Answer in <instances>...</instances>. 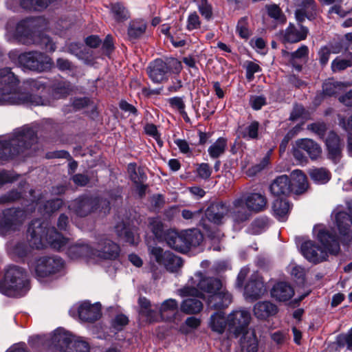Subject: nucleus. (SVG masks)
Listing matches in <instances>:
<instances>
[{"mask_svg":"<svg viewBox=\"0 0 352 352\" xmlns=\"http://www.w3.org/2000/svg\"><path fill=\"white\" fill-rule=\"evenodd\" d=\"M245 76L247 80L250 82L254 78V74L260 72L261 71V67L252 61H247L245 63Z\"/></svg>","mask_w":352,"mask_h":352,"instance_id":"61","label":"nucleus"},{"mask_svg":"<svg viewBox=\"0 0 352 352\" xmlns=\"http://www.w3.org/2000/svg\"><path fill=\"white\" fill-rule=\"evenodd\" d=\"M277 307L269 301L257 302L254 307V313L256 318L265 319L277 313Z\"/></svg>","mask_w":352,"mask_h":352,"instance_id":"36","label":"nucleus"},{"mask_svg":"<svg viewBox=\"0 0 352 352\" xmlns=\"http://www.w3.org/2000/svg\"><path fill=\"white\" fill-rule=\"evenodd\" d=\"M236 32L240 38L243 39H248L252 35V32L249 28L248 17H241L237 22L236 27Z\"/></svg>","mask_w":352,"mask_h":352,"instance_id":"54","label":"nucleus"},{"mask_svg":"<svg viewBox=\"0 0 352 352\" xmlns=\"http://www.w3.org/2000/svg\"><path fill=\"white\" fill-rule=\"evenodd\" d=\"M184 241L187 245V252L192 247H197L203 241V235L197 230H188L183 231Z\"/></svg>","mask_w":352,"mask_h":352,"instance_id":"43","label":"nucleus"},{"mask_svg":"<svg viewBox=\"0 0 352 352\" xmlns=\"http://www.w3.org/2000/svg\"><path fill=\"white\" fill-rule=\"evenodd\" d=\"M267 104L266 98L264 96H251L250 105L256 111L260 110Z\"/></svg>","mask_w":352,"mask_h":352,"instance_id":"64","label":"nucleus"},{"mask_svg":"<svg viewBox=\"0 0 352 352\" xmlns=\"http://www.w3.org/2000/svg\"><path fill=\"white\" fill-rule=\"evenodd\" d=\"M115 231L118 237L124 242L131 245H137L139 236L135 235L133 232L123 223H119L115 226Z\"/></svg>","mask_w":352,"mask_h":352,"instance_id":"37","label":"nucleus"},{"mask_svg":"<svg viewBox=\"0 0 352 352\" xmlns=\"http://www.w3.org/2000/svg\"><path fill=\"white\" fill-rule=\"evenodd\" d=\"M292 181L286 175L277 177L270 184V190L274 196H287L292 193Z\"/></svg>","mask_w":352,"mask_h":352,"instance_id":"26","label":"nucleus"},{"mask_svg":"<svg viewBox=\"0 0 352 352\" xmlns=\"http://www.w3.org/2000/svg\"><path fill=\"white\" fill-rule=\"evenodd\" d=\"M30 289L26 270L15 265L7 266L3 279L0 280V293L12 298L25 296Z\"/></svg>","mask_w":352,"mask_h":352,"instance_id":"7","label":"nucleus"},{"mask_svg":"<svg viewBox=\"0 0 352 352\" xmlns=\"http://www.w3.org/2000/svg\"><path fill=\"white\" fill-rule=\"evenodd\" d=\"M325 144L327 150V157L335 164L340 162L342 157L343 144L338 135L333 131H329L325 139Z\"/></svg>","mask_w":352,"mask_h":352,"instance_id":"18","label":"nucleus"},{"mask_svg":"<svg viewBox=\"0 0 352 352\" xmlns=\"http://www.w3.org/2000/svg\"><path fill=\"white\" fill-rule=\"evenodd\" d=\"M28 239L30 246L41 249L43 241H46L51 248L63 251L68 243V239L64 237L54 227L49 228L48 223L36 219L30 223L28 229Z\"/></svg>","mask_w":352,"mask_h":352,"instance_id":"5","label":"nucleus"},{"mask_svg":"<svg viewBox=\"0 0 352 352\" xmlns=\"http://www.w3.org/2000/svg\"><path fill=\"white\" fill-rule=\"evenodd\" d=\"M259 340L254 329L246 331L243 333L240 340L241 349L246 352H258Z\"/></svg>","mask_w":352,"mask_h":352,"instance_id":"32","label":"nucleus"},{"mask_svg":"<svg viewBox=\"0 0 352 352\" xmlns=\"http://www.w3.org/2000/svg\"><path fill=\"white\" fill-rule=\"evenodd\" d=\"M265 10L268 16L273 19L272 24L267 25L268 29L274 30L278 25H283L286 23V16L276 4L266 5Z\"/></svg>","mask_w":352,"mask_h":352,"instance_id":"31","label":"nucleus"},{"mask_svg":"<svg viewBox=\"0 0 352 352\" xmlns=\"http://www.w3.org/2000/svg\"><path fill=\"white\" fill-rule=\"evenodd\" d=\"M149 253L157 263L163 265L171 272H177L183 265V261L179 256L169 251L164 252L160 247H150Z\"/></svg>","mask_w":352,"mask_h":352,"instance_id":"13","label":"nucleus"},{"mask_svg":"<svg viewBox=\"0 0 352 352\" xmlns=\"http://www.w3.org/2000/svg\"><path fill=\"white\" fill-rule=\"evenodd\" d=\"M318 14L316 12H311L309 11L302 10L300 9H297L295 11V18L296 21L299 23V25L305 21V19H307L309 21H313L316 19Z\"/></svg>","mask_w":352,"mask_h":352,"instance_id":"63","label":"nucleus"},{"mask_svg":"<svg viewBox=\"0 0 352 352\" xmlns=\"http://www.w3.org/2000/svg\"><path fill=\"white\" fill-rule=\"evenodd\" d=\"M292 192L296 195L303 193L307 188L306 175L300 170H294L291 173Z\"/></svg>","mask_w":352,"mask_h":352,"instance_id":"33","label":"nucleus"},{"mask_svg":"<svg viewBox=\"0 0 352 352\" xmlns=\"http://www.w3.org/2000/svg\"><path fill=\"white\" fill-rule=\"evenodd\" d=\"M47 25L43 16L27 18L17 23L14 36L23 44L34 43L46 52H53L56 49V43L48 36L40 33Z\"/></svg>","mask_w":352,"mask_h":352,"instance_id":"3","label":"nucleus"},{"mask_svg":"<svg viewBox=\"0 0 352 352\" xmlns=\"http://www.w3.org/2000/svg\"><path fill=\"white\" fill-rule=\"evenodd\" d=\"M19 80L9 67L0 69V105L39 106L45 105L46 101L39 95L30 92H42L47 87L45 79L29 78L19 85Z\"/></svg>","mask_w":352,"mask_h":352,"instance_id":"1","label":"nucleus"},{"mask_svg":"<svg viewBox=\"0 0 352 352\" xmlns=\"http://www.w3.org/2000/svg\"><path fill=\"white\" fill-rule=\"evenodd\" d=\"M131 180L134 184L144 183L146 179V175L142 168H137L135 163H130L127 168Z\"/></svg>","mask_w":352,"mask_h":352,"instance_id":"48","label":"nucleus"},{"mask_svg":"<svg viewBox=\"0 0 352 352\" xmlns=\"http://www.w3.org/2000/svg\"><path fill=\"white\" fill-rule=\"evenodd\" d=\"M228 212V207L223 201L212 203L206 209L205 215L206 219L217 225L223 223L225 215Z\"/></svg>","mask_w":352,"mask_h":352,"instance_id":"25","label":"nucleus"},{"mask_svg":"<svg viewBox=\"0 0 352 352\" xmlns=\"http://www.w3.org/2000/svg\"><path fill=\"white\" fill-rule=\"evenodd\" d=\"M178 309V303L176 300L170 298L164 301L160 307V313L162 320H170Z\"/></svg>","mask_w":352,"mask_h":352,"instance_id":"40","label":"nucleus"},{"mask_svg":"<svg viewBox=\"0 0 352 352\" xmlns=\"http://www.w3.org/2000/svg\"><path fill=\"white\" fill-rule=\"evenodd\" d=\"M147 28L146 23L142 19L131 21L128 26L127 36L129 40L135 41L141 38Z\"/></svg>","mask_w":352,"mask_h":352,"instance_id":"34","label":"nucleus"},{"mask_svg":"<svg viewBox=\"0 0 352 352\" xmlns=\"http://www.w3.org/2000/svg\"><path fill=\"white\" fill-rule=\"evenodd\" d=\"M86 47L83 44L78 43H72L68 46V52L76 56L79 59L85 57L86 52Z\"/></svg>","mask_w":352,"mask_h":352,"instance_id":"57","label":"nucleus"},{"mask_svg":"<svg viewBox=\"0 0 352 352\" xmlns=\"http://www.w3.org/2000/svg\"><path fill=\"white\" fill-rule=\"evenodd\" d=\"M51 89L55 97L63 98L69 93L70 85L69 82L65 80H57L53 82Z\"/></svg>","mask_w":352,"mask_h":352,"instance_id":"50","label":"nucleus"},{"mask_svg":"<svg viewBox=\"0 0 352 352\" xmlns=\"http://www.w3.org/2000/svg\"><path fill=\"white\" fill-rule=\"evenodd\" d=\"M201 20L196 12L190 13L186 21V29L188 31L197 30L201 27Z\"/></svg>","mask_w":352,"mask_h":352,"instance_id":"59","label":"nucleus"},{"mask_svg":"<svg viewBox=\"0 0 352 352\" xmlns=\"http://www.w3.org/2000/svg\"><path fill=\"white\" fill-rule=\"evenodd\" d=\"M120 252V246L113 241L102 236L97 239L96 247L94 248V258L115 260Z\"/></svg>","mask_w":352,"mask_h":352,"instance_id":"16","label":"nucleus"},{"mask_svg":"<svg viewBox=\"0 0 352 352\" xmlns=\"http://www.w3.org/2000/svg\"><path fill=\"white\" fill-rule=\"evenodd\" d=\"M168 74L170 73L179 74L182 69V62L175 58H168L164 60Z\"/></svg>","mask_w":352,"mask_h":352,"instance_id":"58","label":"nucleus"},{"mask_svg":"<svg viewBox=\"0 0 352 352\" xmlns=\"http://www.w3.org/2000/svg\"><path fill=\"white\" fill-rule=\"evenodd\" d=\"M259 126L260 124L258 122L253 121L245 129L244 131H241V127L239 126L237 132L239 133V137L256 140L258 138Z\"/></svg>","mask_w":352,"mask_h":352,"instance_id":"51","label":"nucleus"},{"mask_svg":"<svg viewBox=\"0 0 352 352\" xmlns=\"http://www.w3.org/2000/svg\"><path fill=\"white\" fill-rule=\"evenodd\" d=\"M196 3L199 12L201 16L207 21L212 18V7L208 0H192Z\"/></svg>","mask_w":352,"mask_h":352,"instance_id":"55","label":"nucleus"},{"mask_svg":"<svg viewBox=\"0 0 352 352\" xmlns=\"http://www.w3.org/2000/svg\"><path fill=\"white\" fill-rule=\"evenodd\" d=\"M334 344L336 351H340L344 347L346 350L352 351V327L346 333L337 336Z\"/></svg>","mask_w":352,"mask_h":352,"instance_id":"45","label":"nucleus"},{"mask_svg":"<svg viewBox=\"0 0 352 352\" xmlns=\"http://www.w3.org/2000/svg\"><path fill=\"white\" fill-rule=\"evenodd\" d=\"M164 240L169 247L180 252H187V245L184 241L183 232L178 233L168 230L164 234Z\"/></svg>","mask_w":352,"mask_h":352,"instance_id":"28","label":"nucleus"},{"mask_svg":"<svg viewBox=\"0 0 352 352\" xmlns=\"http://www.w3.org/2000/svg\"><path fill=\"white\" fill-rule=\"evenodd\" d=\"M66 254L71 259L94 258V248L86 243H76L67 248Z\"/></svg>","mask_w":352,"mask_h":352,"instance_id":"29","label":"nucleus"},{"mask_svg":"<svg viewBox=\"0 0 352 352\" xmlns=\"http://www.w3.org/2000/svg\"><path fill=\"white\" fill-rule=\"evenodd\" d=\"M223 288L221 281L217 278L206 277L200 272L190 277L186 285L179 290L182 296H195L204 298V293L214 294Z\"/></svg>","mask_w":352,"mask_h":352,"instance_id":"8","label":"nucleus"},{"mask_svg":"<svg viewBox=\"0 0 352 352\" xmlns=\"http://www.w3.org/2000/svg\"><path fill=\"white\" fill-rule=\"evenodd\" d=\"M291 208L290 203L286 199H276L273 202V214L279 221L287 219Z\"/></svg>","mask_w":352,"mask_h":352,"instance_id":"38","label":"nucleus"},{"mask_svg":"<svg viewBox=\"0 0 352 352\" xmlns=\"http://www.w3.org/2000/svg\"><path fill=\"white\" fill-rule=\"evenodd\" d=\"M25 218V210L19 207L3 209L0 214V235L19 230Z\"/></svg>","mask_w":352,"mask_h":352,"instance_id":"10","label":"nucleus"},{"mask_svg":"<svg viewBox=\"0 0 352 352\" xmlns=\"http://www.w3.org/2000/svg\"><path fill=\"white\" fill-rule=\"evenodd\" d=\"M63 205V199L60 198H56L47 201L43 206V209L45 213L50 214L59 210Z\"/></svg>","mask_w":352,"mask_h":352,"instance_id":"56","label":"nucleus"},{"mask_svg":"<svg viewBox=\"0 0 352 352\" xmlns=\"http://www.w3.org/2000/svg\"><path fill=\"white\" fill-rule=\"evenodd\" d=\"M309 48L305 45H301L296 51L289 52L283 50L281 54L287 59L289 64L296 71L300 72L309 56Z\"/></svg>","mask_w":352,"mask_h":352,"instance_id":"17","label":"nucleus"},{"mask_svg":"<svg viewBox=\"0 0 352 352\" xmlns=\"http://www.w3.org/2000/svg\"><path fill=\"white\" fill-rule=\"evenodd\" d=\"M24 190L13 188L0 195V205L15 203L23 198Z\"/></svg>","mask_w":352,"mask_h":352,"instance_id":"47","label":"nucleus"},{"mask_svg":"<svg viewBox=\"0 0 352 352\" xmlns=\"http://www.w3.org/2000/svg\"><path fill=\"white\" fill-rule=\"evenodd\" d=\"M318 239L323 248L311 241H305L301 245L303 256L310 262L318 263L327 259L328 253L337 254L339 252L340 243L335 234L322 229L318 232Z\"/></svg>","mask_w":352,"mask_h":352,"instance_id":"6","label":"nucleus"},{"mask_svg":"<svg viewBox=\"0 0 352 352\" xmlns=\"http://www.w3.org/2000/svg\"><path fill=\"white\" fill-rule=\"evenodd\" d=\"M230 217L232 220L236 223H241L250 219L252 210H250L246 206L245 202L243 197L235 199L231 208H228Z\"/></svg>","mask_w":352,"mask_h":352,"instance_id":"21","label":"nucleus"},{"mask_svg":"<svg viewBox=\"0 0 352 352\" xmlns=\"http://www.w3.org/2000/svg\"><path fill=\"white\" fill-rule=\"evenodd\" d=\"M102 204L105 205L104 211L109 210L110 203L106 199L98 197L81 195L71 201L68 208L77 216L85 217L96 211Z\"/></svg>","mask_w":352,"mask_h":352,"instance_id":"9","label":"nucleus"},{"mask_svg":"<svg viewBox=\"0 0 352 352\" xmlns=\"http://www.w3.org/2000/svg\"><path fill=\"white\" fill-rule=\"evenodd\" d=\"M18 61L23 67L34 71H42L45 65L51 63V59L48 56L37 51L21 54Z\"/></svg>","mask_w":352,"mask_h":352,"instance_id":"15","label":"nucleus"},{"mask_svg":"<svg viewBox=\"0 0 352 352\" xmlns=\"http://www.w3.org/2000/svg\"><path fill=\"white\" fill-rule=\"evenodd\" d=\"M297 147L305 151L311 160L318 159L322 153L318 144L310 139H300L296 142Z\"/></svg>","mask_w":352,"mask_h":352,"instance_id":"35","label":"nucleus"},{"mask_svg":"<svg viewBox=\"0 0 352 352\" xmlns=\"http://www.w3.org/2000/svg\"><path fill=\"white\" fill-rule=\"evenodd\" d=\"M63 266L64 261L59 256H43L37 261L35 273L39 278H45L59 272Z\"/></svg>","mask_w":352,"mask_h":352,"instance_id":"14","label":"nucleus"},{"mask_svg":"<svg viewBox=\"0 0 352 352\" xmlns=\"http://www.w3.org/2000/svg\"><path fill=\"white\" fill-rule=\"evenodd\" d=\"M334 223L342 236H349L352 232V201L346 203V207L338 206L332 212Z\"/></svg>","mask_w":352,"mask_h":352,"instance_id":"11","label":"nucleus"},{"mask_svg":"<svg viewBox=\"0 0 352 352\" xmlns=\"http://www.w3.org/2000/svg\"><path fill=\"white\" fill-rule=\"evenodd\" d=\"M57 0H21L23 8L29 10L43 11Z\"/></svg>","mask_w":352,"mask_h":352,"instance_id":"42","label":"nucleus"},{"mask_svg":"<svg viewBox=\"0 0 352 352\" xmlns=\"http://www.w3.org/2000/svg\"><path fill=\"white\" fill-rule=\"evenodd\" d=\"M308 34L309 29L307 27L300 24L298 28L292 23H289L285 30L280 32L282 41L284 43H296L300 42L307 38Z\"/></svg>","mask_w":352,"mask_h":352,"instance_id":"19","label":"nucleus"},{"mask_svg":"<svg viewBox=\"0 0 352 352\" xmlns=\"http://www.w3.org/2000/svg\"><path fill=\"white\" fill-rule=\"evenodd\" d=\"M251 319V315L247 310L239 309L231 312L227 318L228 331L234 338L245 333Z\"/></svg>","mask_w":352,"mask_h":352,"instance_id":"12","label":"nucleus"},{"mask_svg":"<svg viewBox=\"0 0 352 352\" xmlns=\"http://www.w3.org/2000/svg\"><path fill=\"white\" fill-rule=\"evenodd\" d=\"M147 73L150 79L155 83H160L166 80L168 76L166 65L161 58H157L150 63L147 67Z\"/></svg>","mask_w":352,"mask_h":352,"instance_id":"22","label":"nucleus"},{"mask_svg":"<svg viewBox=\"0 0 352 352\" xmlns=\"http://www.w3.org/2000/svg\"><path fill=\"white\" fill-rule=\"evenodd\" d=\"M37 142L36 131L23 126L15 130L7 139L0 140V160H8L15 157L30 155V148Z\"/></svg>","mask_w":352,"mask_h":352,"instance_id":"4","label":"nucleus"},{"mask_svg":"<svg viewBox=\"0 0 352 352\" xmlns=\"http://www.w3.org/2000/svg\"><path fill=\"white\" fill-rule=\"evenodd\" d=\"M311 179L316 184H324L331 179V173L326 168H313L309 170Z\"/></svg>","mask_w":352,"mask_h":352,"instance_id":"41","label":"nucleus"},{"mask_svg":"<svg viewBox=\"0 0 352 352\" xmlns=\"http://www.w3.org/2000/svg\"><path fill=\"white\" fill-rule=\"evenodd\" d=\"M309 129L317 134L320 138L324 139L327 131L326 123L323 122H318L309 125Z\"/></svg>","mask_w":352,"mask_h":352,"instance_id":"62","label":"nucleus"},{"mask_svg":"<svg viewBox=\"0 0 352 352\" xmlns=\"http://www.w3.org/2000/svg\"><path fill=\"white\" fill-rule=\"evenodd\" d=\"M111 13L112 14L113 19L117 22H123L130 17L128 10L120 3H116L111 5Z\"/></svg>","mask_w":352,"mask_h":352,"instance_id":"52","label":"nucleus"},{"mask_svg":"<svg viewBox=\"0 0 352 352\" xmlns=\"http://www.w3.org/2000/svg\"><path fill=\"white\" fill-rule=\"evenodd\" d=\"M265 291L262 278L257 275H252L245 287L244 294L246 298L256 300L261 298Z\"/></svg>","mask_w":352,"mask_h":352,"instance_id":"23","label":"nucleus"},{"mask_svg":"<svg viewBox=\"0 0 352 352\" xmlns=\"http://www.w3.org/2000/svg\"><path fill=\"white\" fill-rule=\"evenodd\" d=\"M232 301V296L226 289L222 288L214 294L209 295L206 305L211 310L221 311L227 308Z\"/></svg>","mask_w":352,"mask_h":352,"instance_id":"20","label":"nucleus"},{"mask_svg":"<svg viewBox=\"0 0 352 352\" xmlns=\"http://www.w3.org/2000/svg\"><path fill=\"white\" fill-rule=\"evenodd\" d=\"M298 9L318 14L317 5L315 0H296Z\"/></svg>","mask_w":352,"mask_h":352,"instance_id":"60","label":"nucleus"},{"mask_svg":"<svg viewBox=\"0 0 352 352\" xmlns=\"http://www.w3.org/2000/svg\"><path fill=\"white\" fill-rule=\"evenodd\" d=\"M352 66V52L346 54L345 58L336 57L331 63V69L333 72L342 71Z\"/></svg>","mask_w":352,"mask_h":352,"instance_id":"49","label":"nucleus"},{"mask_svg":"<svg viewBox=\"0 0 352 352\" xmlns=\"http://www.w3.org/2000/svg\"><path fill=\"white\" fill-rule=\"evenodd\" d=\"M203 309L202 302L196 298H189L184 300L181 305V310L186 314H195Z\"/></svg>","mask_w":352,"mask_h":352,"instance_id":"44","label":"nucleus"},{"mask_svg":"<svg viewBox=\"0 0 352 352\" xmlns=\"http://www.w3.org/2000/svg\"><path fill=\"white\" fill-rule=\"evenodd\" d=\"M226 324H228L227 320L226 321L225 314L223 311H217L210 316V327L219 334H222L224 332Z\"/></svg>","mask_w":352,"mask_h":352,"instance_id":"39","label":"nucleus"},{"mask_svg":"<svg viewBox=\"0 0 352 352\" xmlns=\"http://www.w3.org/2000/svg\"><path fill=\"white\" fill-rule=\"evenodd\" d=\"M36 352H47L51 346L61 352H89V344L61 329H56L50 337L36 336L29 340Z\"/></svg>","mask_w":352,"mask_h":352,"instance_id":"2","label":"nucleus"},{"mask_svg":"<svg viewBox=\"0 0 352 352\" xmlns=\"http://www.w3.org/2000/svg\"><path fill=\"white\" fill-rule=\"evenodd\" d=\"M79 318L85 322H94L101 316V307L99 303L91 304L84 302L78 309Z\"/></svg>","mask_w":352,"mask_h":352,"instance_id":"24","label":"nucleus"},{"mask_svg":"<svg viewBox=\"0 0 352 352\" xmlns=\"http://www.w3.org/2000/svg\"><path fill=\"white\" fill-rule=\"evenodd\" d=\"M227 139L219 138L208 149L210 157L216 159L222 155L227 148Z\"/></svg>","mask_w":352,"mask_h":352,"instance_id":"46","label":"nucleus"},{"mask_svg":"<svg viewBox=\"0 0 352 352\" xmlns=\"http://www.w3.org/2000/svg\"><path fill=\"white\" fill-rule=\"evenodd\" d=\"M343 84L333 79L326 80L322 85V92L324 96H332L336 95L342 88Z\"/></svg>","mask_w":352,"mask_h":352,"instance_id":"53","label":"nucleus"},{"mask_svg":"<svg viewBox=\"0 0 352 352\" xmlns=\"http://www.w3.org/2000/svg\"><path fill=\"white\" fill-rule=\"evenodd\" d=\"M245 202V206L252 212L258 213L265 210L267 206V198L265 195L258 192H250L242 197Z\"/></svg>","mask_w":352,"mask_h":352,"instance_id":"27","label":"nucleus"},{"mask_svg":"<svg viewBox=\"0 0 352 352\" xmlns=\"http://www.w3.org/2000/svg\"><path fill=\"white\" fill-rule=\"evenodd\" d=\"M272 296L280 302L287 301L294 295L292 287L285 282H278L271 290Z\"/></svg>","mask_w":352,"mask_h":352,"instance_id":"30","label":"nucleus"}]
</instances>
